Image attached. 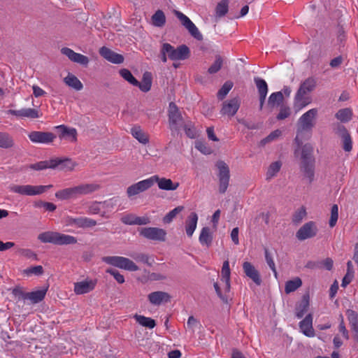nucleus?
I'll list each match as a JSON object with an SVG mask.
<instances>
[{"instance_id":"obj_60","label":"nucleus","mask_w":358,"mask_h":358,"mask_svg":"<svg viewBox=\"0 0 358 358\" xmlns=\"http://www.w3.org/2000/svg\"><path fill=\"white\" fill-rule=\"evenodd\" d=\"M338 208L336 204L332 206L331 209V217L329 222L330 227H334L338 220Z\"/></svg>"},{"instance_id":"obj_20","label":"nucleus","mask_w":358,"mask_h":358,"mask_svg":"<svg viewBox=\"0 0 358 358\" xmlns=\"http://www.w3.org/2000/svg\"><path fill=\"white\" fill-rule=\"evenodd\" d=\"M96 285V281L92 280H85L74 283V292L78 294H84L93 290Z\"/></svg>"},{"instance_id":"obj_6","label":"nucleus","mask_w":358,"mask_h":358,"mask_svg":"<svg viewBox=\"0 0 358 358\" xmlns=\"http://www.w3.org/2000/svg\"><path fill=\"white\" fill-rule=\"evenodd\" d=\"M317 114L316 108H312L303 114L298 120L297 133L310 131L314 127V120Z\"/></svg>"},{"instance_id":"obj_26","label":"nucleus","mask_w":358,"mask_h":358,"mask_svg":"<svg viewBox=\"0 0 358 358\" xmlns=\"http://www.w3.org/2000/svg\"><path fill=\"white\" fill-rule=\"evenodd\" d=\"M59 131V138H69L71 142L77 141V131L75 128H69L64 124L57 126L55 127Z\"/></svg>"},{"instance_id":"obj_44","label":"nucleus","mask_w":358,"mask_h":358,"mask_svg":"<svg viewBox=\"0 0 358 358\" xmlns=\"http://www.w3.org/2000/svg\"><path fill=\"white\" fill-rule=\"evenodd\" d=\"M55 197L59 200H69L74 198L72 187L57 191Z\"/></svg>"},{"instance_id":"obj_46","label":"nucleus","mask_w":358,"mask_h":358,"mask_svg":"<svg viewBox=\"0 0 358 358\" xmlns=\"http://www.w3.org/2000/svg\"><path fill=\"white\" fill-rule=\"evenodd\" d=\"M120 75L131 85H138V81L134 77L131 71L127 69H122L119 71Z\"/></svg>"},{"instance_id":"obj_10","label":"nucleus","mask_w":358,"mask_h":358,"mask_svg":"<svg viewBox=\"0 0 358 358\" xmlns=\"http://www.w3.org/2000/svg\"><path fill=\"white\" fill-rule=\"evenodd\" d=\"M140 235L149 240L164 241L166 232L164 229L157 227H145L141 229Z\"/></svg>"},{"instance_id":"obj_27","label":"nucleus","mask_w":358,"mask_h":358,"mask_svg":"<svg viewBox=\"0 0 358 358\" xmlns=\"http://www.w3.org/2000/svg\"><path fill=\"white\" fill-rule=\"evenodd\" d=\"M198 221V215L196 213L192 212L189 214L185 221V231L189 237H191L196 228Z\"/></svg>"},{"instance_id":"obj_15","label":"nucleus","mask_w":358,"mask_h":358,"mask_svg":"<svg viewBox=\"0 0 358 358\" xmlns=\"http://www.w3.org/2000/svg\"><path fill=\"white\" fill-rule=\"evenodd\" d=\"M61 52L66 55L71 61L82 64L83 66H87L89 63V58L87 56L77 53L73 50L69 48H62Z\"/></svg>"},{"instance_id":"obj_29","label":"nucleus","mask_w":358,"mask_h":358,"mask_svg":"<svg viewBox=\"0 0 358 358\" xmlns=\"http://www.w3.org/2000/svg\"><path fill=\"white\" fill-rule=\"evenodd\" d=\"M64 82L67 86L76 91H80L83 88V85L80 80L76 76L70 73L64 78Z\"/></svg>"},{"instance_id":"obj_21","label":"nucleus","mask_w":358,"mask_h":358,"mask_svg":"<svg viewBox=\"0 0 358 358\" xmlns=\"http://www.w3.org/2000/svg\"><path fill=\"white\" fill-rule=\"evenodd\" d=\"M69 224L71 225H75L79 228H92L96 225V221L87 217H69Z\"/></svg>"},{"instance_id":"obj_7","label":"nucleus","mask_w":358,"mask_h":358,"mask_svg":"<svg viewBox=\"0 0 358 358\" xmlns=\"http://www.w3.org/2000/svg\"><path fill=\"white\" fill-rule=\"evenodd\" d=\"M174 14L180 21L181 24L188 30L192 36L198 41L203 40L202 34L187 16L178 10H174Z\"/></svg>"},{"instance_id":"obj_61","label":"nucleus","mask_w":358,"mask_h":358,"mask_svg":"<svg viewBox=\"0 0 358 358\" xmlns=\"http://www.w3.org/2000/svg\"><path fill=\"white\" fill-rule=\"evenodd\" d=\"M291 115V109L289 106L282 105L280 108V112L276 116L278 120H282L289 117Z\"/></svg>"},{"instance_id":"obj_52","label":"nucleus","mask_w":358,"mask_h":358,"mask_svg":"<svg viewBox=\"0 0 358 358\" xmlns=\"http://www.w3.org/2000/svg\"><path fill=\"white\" fill-rule=\"evenodd\" d=\"M183 208L184 207L181 206L175 208L164 217L163 222L166 224L171 222L173 218H175L176 216L183 210Z\"/></svg>"},{"instance_id":"obj_18","label":"nucleus","mask_w":358,"mask_h":358,"mask_svg":"<svg viewBox=\"0 0 358 358\" xmlns=\"http://www.w3.org/2000/svg\"><path fill=\"white\" fill-rule=\"evenodd\" d=\"M240 107V101L238 98H234L228 101H224L220 110L222 115L234 116Z\"/></svg>"},{"instance_id":"obj_45","label":"nucleus","mask_w":358,"mask_h":358,"mask_svg":"<svg viewBox=\"0 0 358 358\" xmlns=\"http://www.w3.org/2000/svg\"><path fill=\"white\" fill-rule=\"evenodd\" d=\"M152 23L155 26L161 27L165 24L166 17L164 12L158 10L152 17Z\"/></svg>"},{"instance_id":"obj_34","label":"nucleus","mask_w":358,"mask_h":358,"mask_svg":"<svg viewBox=\"0 0 358 358\" xmlns=\"http://www.w3.org/2000/svg\"><path fill=\"white\" fill-rule=\"evenodd\" d=\"M138 87L139 89L143 92H148L152 86V74L150 72H145L143 75V79L141 82H138V85H136Z\"/></svg>"},{"instance_id":"obj_17","label":"nucleus","mask_w":358,"mask_h":358,"mask_svg":"<svg viewBox=\"0 0 358 358\" xmlns=\"http://www.w3.org/2000/svg\"><path fill=\"white\" fill-rule=\"evenodd\" d=\"M243 269L245 275L251 279L257 285H261L262 278L259 272L250 262H243Z\"/></svg>"},{"instance_id":"obj_4","label":"nucleus","mask_w":358,"mask_h":358,"mask_svg":"<svg viewBox=\"0 0 358 358\" xmlns=\"http://www.w3.org/2000/svg\"><path fill=\"white\" fill-rule=\"evenodd\" d=\"M102 261L107 264L129 271L139 270L138 266L131 259L120 256H106L102 257Z\"/></svg>"},{"instance_id":"obj_53","label":"nucleus","mask_w":358,"mask_h":358,"mask_svg":"<svg viewBox=\"0 0 358 358\" xmlns=\"http://www.w3.org/2000/svg\"><path fill=\"white\" fill-rule=\"evenodd\" d=\"M346 315L349 320L351 329L358 326V313L356 311L351 309H348L346 310Z\"/></svg>"},{"instance_id":"obj_62","label":"nucleus","mask_w":358,"mask_h":358,"mask_svg":"<svg viewBox=\"0 0 358 358\" xmlns=\"http://www.w3.org/2000/svg\"><path fill=\"white\" fill-rule=\"evenodd\" d=\"M12 294L17 301H25L27 299V292H24L22 289L20 287H16L14 289H13Z\"/></svg>"},{"instance_id":"obj_63","label":"nucleus","mask_w":358,"mask_h":358,"mask_svg":"<svg viewBox=\"0 0 358 358\" xmlns=\"http://www.w3.org/2000/svg\"><path fill=\"white\" fill-rule=\"evenodd\" d=\"M333 130L336 134L342 137L349 134L345 126L341 124V123H334L332 125Z\"/></svg>"},{"instance_id":"obj_43","label":"nucleus","mask_w":358,"mask_h":358,"mask_svg":"<svg viewBox=\"0 0 358 358\" xmlns=\"http://www.w3.org/2000/svg\"><path fill=\"white\" fill-rule=\"evenodd\" d=\"M82 195H87L98 191L101 186L97 183L80 184Z\"/></svg>"},{"instance_id":"obj_32","label":"nucleus","mask_w":358,"mask_h":358,"mask_svg":"<svg viewBox=\"0 0 358 358\" xmlns=\"http://www.w3.org/2000/svg\"><path fill=\"white\" fill-rule=\"evenodd\" d=\"M199 242L203 245L209 247L213 242V235L208 227H203L199 238Z\"/></svg>"},{"instance_id":"obj_9","label":"nucleus","mask_w":358,"mask_h":358,"mask_svg":"<svg viewBox=\"0 0 358 358\" xmlns=\"http://www.w3.org/2000/svg\"><path fill=\"white\" fill-rule=\"evenodd\" d=\"M169 122L172 131H178L182 124V117L175 103L171 102L169 107Z\"/></svg>"},{"instance_id":"obj_48","label":"nucleus","mask_w":358,"mask_h":358,"mask_svg":"<svg viewBox=\"0 0 358 358\" xmlns=\"http://www.w3.org/2000/svg\"><path fill=\"white\" fill-rule=\"evenodd\" d=\"M254 81L257 86L259 94H267L268 85L266 81L259 77H255L254 78Z\"/></svg>"},{"instance_id":"obj_54","label":"nucleus","mask_w":358,"mask_h":358,"mask_svg":"<svg viewBox=\"0 0 358 358\" xmlns=\"http://www.w3.org/2000/svg\"><path fill=\"white\" fill-rule=\"evenodd\" d=\"M306 215V208L302 206L295 211L292 215V222L296 224H299Z\"/></svg>"},{"instance_id":"obj_16","label":"nucleus","mask_w":358,"mask_h":358,"mask_svg":"<svg viewBox=\"0 0 358 358\" xmlns=\"http://www.w3.org/2000/svg\"><path fill=\"white\" fill-rule=\"evenodd\" d=\"M7 113L20 118L36 119L40 117L39 111L31 108H25L20 110L10 109L7 111Z\"/></svg>"},{"instance_id":"obj_12","label":"nucleus","mask_w":358,"mask_h":358,"mask_svg":"<svg viewBox=\"0 0 358 358\" xmlns=\"http://www.w3.org/2000/svg\"><path fill=\"white\" fill-rule=\"evenodd\" d=\"M153 186V180L150 178L139 181L127 187V194L129 197L143 192Z\"/></svg>"},{"instance_id":"obj_38","label":"nucleus","mask_w":358,"mask_h":358,"mask_svg":"<svg viewBox=\"0 0 358 358\" xmlns=\"http://www.w3.org/2000/svg\"><path fill=\"white\" fill-rule=\"evenodd\" d=\"M176 53L174 57L175 60H185L189 58L190 55L189 48L186 45H181L177 48H175Z\"/></svg>"},{"instance_id":"obj_5","label":"nucleus","mask_w":358,"mask_h":358,"mask_svg":"<svg viewBox=\"0 0 358 358\" xmlns=\"http://www.w3.org/2000/svg\"><path fill=\"white\" fill-rule=\"evenodd\" d=\"M216 167L218 169L219 192L220 194H224L229 185V167L224 161L221 160L217 162Z\"/></svg>"},{"instance_id":"obj_58","label":"nucleus","mask_w":358,"mask_h":358,"mask_svg":"<svg viewBox=\"0 0 358 358\" xmlns=\"http://www.w3.org/2000/svg\"><path fill=\"white\" fill-rule=\"evenodd\" d=\"M341 138L343 149L345 152H350L352 150V141L350 134Z\"/></svg>"},{"instance_id":"obj_57","label":"nucleus","mask_w":358,"mask_h":358,"mask_svg":"<svg viewBox=\"0 0 358 358\" xmlns=\"http://www.w3.org/2000/svg\"><path fill=\"white\" fill-rule=\"evenodd\" d=\"M281 162H274L271 164L267 171V178H271L273 177L280 169Z\"/></svg>"},{"instance_id":"obj_19","label":"nucleus","mask_w":358,"mask_h":358,"mask_svg":"<svg viewBox=\"0 0 358 358\" xmlns=\"http://www.w3.org/2000/svg\"><path fill=\"white\" fill-rule=\"evenodd\" d=\"M99 54L108 62L120 64L124 62V57L118 53H116L106 47H102L99 50Z\"/></svg>"},{"instance_id":"obj_47","label":"nucleus","mask_w":358,"mask_h":358,"mask_svg":"<svg viewBox=\"0 0 358 358\" xmlns=\"http://www.w3.org/2000/svg\"><path fill=\"white\" fill-rule=\"evenodd\" d=\"M223 64V59L220 55H215V60L213 64L208 68V72L210 74H214L218 72Z\"/></svg>"},{"instance_id":"obj_24","label":"nucleus","mask_w":358,"mask_h":358,"mask_svg":"<svg viewBox=\"0 0 358 358\" xmlns=\"http://www.w3.org/2000/svg\"><path fill=\"white\" fill-rule=\"evenodd\" d=\"M299 328L302 333L308 337H314L315 331L313 327V316L308 314L303 320L299 322Z\"/></svg>"},{"instance_id":"obj_41","label":"nucleus","mask_w":358,"mask_h":358,"mask_svg":"<svg viewBox=\"0 0 358 358\" xmlns=\"http://www.w3.org/2000/svg\"><path fill=\"white\" fill-rule=\"evenodd\" d=\"M302 285V281L300 278L296 277L293 280H290L286 282L285 287V292L286 294H289L296 291Z\"/></svg>"},{"instance_id":"obj_50","label":"nucleus","mask_w":358,"mask_h":358,"mask_svg":"<svg viewBox=\"0 0 358 358\" xmlns=\"http://www.w3.org/2000/svg\"><path fill=\"white\" fill-rule=\"evenodd\" d=\"M160 53H164V54L167 55L169 59L174 61L176 50H175V48L173 45H171V44H169L168 43H163L162 45Z\"/></svg>"},{"instance_id":"obj_22","label":"nucleus","mask_w":358,"mask_h":358,"mask_svg":"<svg viewBox=\"0 0 358 358\" xmlns=\"http://www.w3.org/2000/svg\"><path fill=\"white\" fill-rule=\"evenodd\" d=\"M153 180V185L157 182L160 189L163 190H176L179 187V183H173L171 179L166 178H159L155 175L151 177Z\"/></svg>"},{"instance_id":"obj_49","label":"nucleus","mask_w":358,"mask_h":358,"mask_svg":"<svg viewBox=\"0 0 358 358\" xmlns=\"http://www.w3.org/2000/svg\"><path fill=\"white\" fill-rule=\"evenodd\" d=\"M264 255H265V259L266 262L269 266V268L271 269V271L273 272L275 277L277 278L278 273L275 268V264L273 261V257L272 254L269 252L268 248H264Z\"/></svg>"},{"instance_id":"obj_42","label":"nucleus","mask_w":358,"mask_h":358,"mask_svg":"<svg viewBox=\"0 0 358 358\" xmlns=\"http://www.w3.org/2000/svg\"><path fill=\"white\" fill-rule=\"evenodd\" d=\"M130 257H132L136 262H143L150 266H152L154 262L153 258L150 257L148 255L144 253H133L130 255Z\"/></svg>"},{"instance_id":"obj_14","label":"nucleus","mask_w":358,"mask_h":358,"mask_svg":"<svg viewBox=\"0 0 358 358\" xmlns=\"http://www.w3.org/2000/svg\"><path fill=\"white\" fill-rule=\"evenodd\" d=\"M76 164L69 158H54L50 159V169L64 171H71L75 167Z\"/></svg>"},{"instance_id":"obj_28","label":"nucleus","mask_w":358,"mask_h":358,"mask_svg":"<svg viewBox=\"0 0 358 358\" xmlns=\"http://www.w3.org/2000/svg\"><path fill=\"white\" fill-rule=\"evenodd\" d=\"M309 307V295L304 294L301 302L296 307V317L299 319L303 317Z\"/></svg>"},{"instance_id":"obj_64","label":"nucleus","mask_w":358,"mask_h":358,"mask_svg":"<svg viewBox=\"0 0 358 358\" xmlns=\"http://www.w3.org/2000/svg\"><path fill=\"white\" fill-rule=\"evenodd\" d=\"M182 127L189 138H194L196 137V129L191 122L184 124Z\"/></svg>"},{"instance_id":"obj_37","label":"nucleus","mask_w":358,"mask_h":358,"mask_svg":"<svg viewBox=\"0 0 358 358\" xmlns=\"http://www.w3.org/2000/svg\"><path fill=\"white\" fill-rule=\"evenodd\" d=\"M335 117L341 122L346 123L352 120V111L349 108H342L337 111L335 114Z\"/></svg>"},{"instance_id":"obj_33","label":"nucleus","mask_w":358,"mask_h":358,"mask_svg":"<svg viewBox=\"0 0 358 358\" xmlns=\"http://www.w3.org/2000/svg\"><path fill=\"white\" fill-rule=\"evenodd\" d=\"M229 0H222L216 6L215 9V17L216 20L224 17L229 11Z\"/></svg>"},{"instance_id":"obj_3","label":"nucleus","mask_w":358,"mask_h":358,"mask_svg":"<svg viewBox=\"0 0 358 358\" xmlns=\"http://www.w3.org/2000/svg\"><path fill=\"white\" fill-rule=\"evenodd\" d=\"M52 185H13L9 189L12 192L19 194L23 196H36L40 195L52 188Z\"/></svg>"},{"instance_id":"obj_51","label":"nucleus","mask_w":358,"mask_h":358,"mask_svg":"<svg viewBox=\"0 0 358 358\" xmlns=\"http://www.w3.org/2000/svg\"><path fill=\"white\" fill-rule=\"evenodd\" d=\"M233 87V83L231 81H227L224 83L222 87L219 90L217 94L218 99L222 100Z\"/></svg>"},{"instance_id":"obj_35","label":"nucleus","mask_w":358,"mask_h":358,"mask_svg":"<svg viewBox=\"0 0 358 358\" xmlns=\"http://www.w3.org/2000/svg\"><path fill=\"white\" fill-rule=\"evenodd\" d=\"M47 289H43L34 292H27V299L31 301V303H38L43 300L45 296Z\"/></svg>"},{"instance_id":"obj_11","label":"nucleus","mask_w":358,"mask_h":358,"mask_svg":"<svg viewBox=\"0 0 358 358\" xmlns=\"http://www.w3.org/2000/svg\"><path fill=\"white\" fill-rule=\"evenodd\" d=\"M28 137L34 143L49 144L53 142L57 136L49 131H33L28 134Z\"/></svg>"},{"instance_id":"obj_1","label":"nucleus","mask_w":358,"mask_h":358,"mask_svg":"<svg viewBox=\"0 0 358 358\" xmlns=\"http://www.w3.org/2000/svg\"><path fill=\"white\" fill-rule=\"evenodd\" d=\"M300 171L303 177L311 183L315 179V163L313 147L310 143L303 145L301 150Z\"/></svg>"},{"instance_id":"obj_39","label":"nucleus","mask_w":358,"mask_h":358,"mask_svg":"<svg viewBox=\"0 0 358 358\" xmlns=\"http://www.w3.org/2000/svg\"><path fill=\"white\" fill-rule=\"evenodd\" d=\"M134 318L136 322L143 327L149 329H153L156 326L155 320L152 319L151 317H147L143 315L136 314L134 315Z\"/></svg>"},{"instance_id":"obj_55","label":"nucleus","mask_w":358,"mask_h":358,"mask_svg":"<svg viewBox=\"0 0 358 358\" xmlns=\"http://www.w3.org/2000/svg\"><path fill=\"white\" fill-rule=\"evenodd\" d=\"M43 268L42 266H31L24 270L23 273L30 276L31 275H41L43 273Z\"/></svg>"},{"instance_id":"obj_30","label":"nucleus","mask_w":358,"mask_h":358,"mask_svg":"<svg viewBox=\"0 0 358 358\" xmlns=\"http://www.w3.org/2000/svg\"><path fill=\"white\" fill-rule=\"evenodd\" d=\"M316 80L313 77H309L300 85L297 91L306 94L314 90L316 87Z\"/></svg>"},{"instance_id":"obj_59","label":"nucleus","mask_w":358,"mask_h":358,"mask_svg":"<svg viewBox=\"0 0 358 358\" xmlns=\"http://www.w3.org/2000/svg\"><path fill=\"white\" fill-rule=\"evenodd\" d=\"M29 168L35 171H41L46 169H50V159L48 161H41L36 164H30Z\"/></svg>"},{"instance_id":"obj_13","label":"nucleus","mask_w":358,"mask_h":358,"mask_svg":"<svg viewBox=\"0 0 358 358\" xmlns=\"http://www.w3.org/2000/svg\"><path fill=\"white\" fill-rule=\"evenodd\" d=\"M317 228L314 222L310 221L304 224L296 232V236L299 241H304L316 236Z\"/></svg>"},{"instance_id":"obj_56","label":"nucleus","mask_w":358,"mask_h":358,"mask_svg":"<svg viewBox=\"0 0 358 358\" xmlns=\"http://www.w3.org/2000/svg\"><path fill=\"white\" fill-rule=\"evenodd\" d=\"M201 327V324L197 319L192 315L189 317L187 322V328L190 330L192 334L194 333L195 329H200Z\"/></svg>"},{"instance_id":"obj_31","label":"nucleus","mask_w":358,"mask_h":358,"mask_svg":"<svg viewBox=\"0 0 358 358\" xmlns=\"http://www.w3.org/2000/svg\"><path fill=\"white\" fill-rule=\"evenodd\" d=\"M15 145V141L13 136L7 132L0 131V148L10 149Z\"/></svg>"},{"instance_id":"obj_25","label":"nucleus","mask_w":358,"mask_h":358,"mask_svg":"<svg viewBox=\"0 0 358 358\" xmlns=\"http://www.w3.org/2000/svg\"><path fill=\"white\" fill-rule=\"evenodd\" d=\"M305 95L306 94H304L301 92H299L298 91L296 92L295 96H294V104H293V107H294V109L295 110L296 113L299 112L303 108H304L305 106H306L307 105H308L310 103V98L306 96Z\"/></svg>"},{"instance_id":"obj_23","label":"nucleus","mask_w":358,"mask_h":358,"mask_svg":"<svg viewBox=\"0 0 358 358\" xmlns=\"http://www.w3.org/2000/svg\"><path fill=\"white\" fill-rule=\"evenodd\" d=\"M148 298L149 301L155 306H159L162 303H168L171 300V296L167 292L162 291L151 292Z\"/></svg>"},{"instance_id":"obj_2","label":"nucleus","mask_w":358,"mask_h":358,"mask_svg":"<svg viewBox=\"0 0 358 358\" xmlns=\"http://www.w3.org/2000/svg\"><path fill=\"white\" fill-rule=\"evenodd\" d=\"M38 239L44 243H52L57 245H67L77 243V238L73 236L57 231H45L38 236Z\"/></svg>"},{"instance_id":"obj_40","label":"nucleus","mask_w":358,"mask_h":358,"mask_svg":"<svg viewBox=\"0 0 358 358\" xmlns=\"http://www.w3.org/2000/svg\"><path fill=\"white\" fill-rule=\"evenodd\" d=\"M284 99L282 92H276L272 93L268 99V106L271 108L279 106Z\"/></svg>"},{"instance_id":"obj_36","label":"nucleus","mask_w":358,"mask_h":358,"mask_svg":"<svg viewBox=\"0 0 358 358\" xmlns=\"http://www.w3.org/2000/svg\"><path fill=\"white\" fill-rule=\"evenodd\" d=\"M131 135L143 144H146L149 142L148 135H146L139 126H134L131 129Z\"/></svg>"},{"instance_id":"obj_8","label":"nucleus","mask_w":358,"mask_h":358,"mask_svg":"<svg viewBox=\"0 0 358 358\" xmlns=\"http://www.w3.org/2000/svg\"><path fill=\"white\" fill-rule=\"evenodd\" d=\"M174 14L180 21L181 24L188 30L192 36L198 41L203 40L202 34L187 16L178 10H174Z\"/></svg>"}]
</instances>
